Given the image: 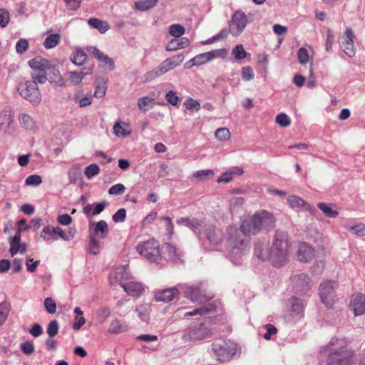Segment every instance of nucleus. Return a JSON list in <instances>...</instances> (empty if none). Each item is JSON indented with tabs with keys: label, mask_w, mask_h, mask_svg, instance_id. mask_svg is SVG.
<instances>
[{
	"label": "nucleus",
	"mask_w": 365,
	"mask_h": 365,
	"mask_svg": "<svg viewBox=\"0 0 365 365\" xmlns=\"http://www.w3.org/2000/svg\"><path fill=\"white\" fill-rule=\"evenodd\" d=\"M177 223L184 225L190 228L195 234L200 235L204 222L197 218L180 217L177 220Z\"/></svg>",
	"instance_id": "nucleus-21"
},
{
	"label": "nucleus",
	"mask_w": 365,
	"mask_h": 365,
	"mask_svg": "<svg viewBox=\"0 0 365 365\" xmlns=\"http://www.w3.org/2000/svg\"><path fill=\"white\" fill-rule=\"evenodd\" d=\"M108 231L107 222L105 220H100L96 224L93 232L90 235L98 239H104L108 235Z\"/></svg>",
	"instance_id": "nucleus-28"
},
{
	"label": "nucleus",
	"mask_w": 365,
	"mask_h": 365,
	"mask_svg": "<svg viewBox=\"0 0 365 365\" xmlns=\"http://www.w3.org/2000/svg\"><path fill=\"white\" fill-rule=\"evenodd\" d=\"M126 217V210L124 208L119 209L113 216L112 219L115 222H123Z\"/></svg>",
	"instance_id": "nucleus-63"
},
{
	"label": "nucleus",
	"mask_w": 365,
	"mask_h": 365,
	"mask_svg": "<svg viewBox=\"0 0 365 365\" xmlns=\"http://www.w3.org/2000/svg\"><path fill=\"white\" fill-rule=\"evenodd\" d=\"M98 239V238L95 237V236L90 235V252L93 255L98 254L101 249V243Z\"/></svg>",
	"instance_id": "nucleus-50"
},
{
	"label": "nucleus",
	"mask_w": 365,
	"mask_h": 365,
	"mask_svg": "<svg viewBox=\"0 0 365 365\" xmlns=\"http://www.w3.org/2000/svg\"><path fill=\"white\" fill-rule=\"evenodd\" d=\"M108 205V203L106 201L96 203L95 205L88 204L83 207V212L87 217L90 218L93 215H97L101 213Z\"/></svg>",
	"instance_id": "nucleus-24"
},
{
	"label": "nucleus",
	"mask_w": 365,
	"mask_h": 365,
	"mask_svg": "<svg viewBox=\"0 0 365 365\" xmlns=\"http://www.w3.org/2000/svg\"><path fill=\"white\" fill-rule=\"evenodd\" d=\"M304 304L302 301L298 298H292V309L297 315H301L303 312Z\"/></svg>",
	"instance_id": "nucleus-51"
},
{
	"label": "nucleus",
	"mask_w": 365,
	"mask_h": 365,
	"mask_svg": "<svg viewBox=\"0 0 365 365\" xmlns=\"http://www.w3.org/2000/svg\"><path fill=\"white\" fill-rule=\"evenodd\" d=\"M349 308L354 316H360L365 313V297L361 293L354 295L350 301Z\"/></svg>",
	"instance_id": "nucleus-15"
},
{
	"label": "nucleus",
	"mask_w": 365,
	"mask_h": 365,
	"mask_svg": "<svg viewBox=\"0 0 365 365\" xmlns=\"http://www.w3.org/2000/svg\"><path fill=\"white\" fill-rule=\"evenodd\" d=\"M296 292H304L310 288L311 279L306 274H299L292 279Z\"/></svg>",
	"instance_id": "nucleus-19"
},
{
	"label": "nucleus",
	"mask_w": 365,
	"mask_h": 365,
	"mask_svg": "<svg viewBox=\"0 0 365 365\" xmlns=\"http://www.w3.org/2000/svg\"><path fill=\"white\" fill-rule=\"evenodd\" d=\"M88 23L91 27L97 29L101 33H105L110 28L106 21L96 18H91Z\"/></svg>",
	"instance_id": "nucleus-32"
},
{
	"label": "nucleus",
	"mask_w": 365,
	"mask_h": 365,
	"mask_svg": "<svg viewBox=\"0 0 365 365\" xmlns=\"http://www.w3.org/2000/svg\"><path fill=\"white\" fill-rule=\"evenodd\" d=\"M229 202L230 209L231 212H233L244 204L245 200L242 197H232Z\"/></svg>",
	"instance_id": "nucleus-53"
},
{
	"label": "nucleus",
	"mask_w": 365,
	"mask_h": 365,
	"mask_svg": "<svg viewBox=\"0 0 365 365\" xmlns=\"http://www.w3.org/2000/svg\"><path fill=\"white\" fill-rule=\"evenodd\" d=\"M128 326L121 323L118 319H114L110 322L108 331L110 334H120L126 331Z\"/></svg>",
	"instance_id": "nucleus-31"
},
{
	"label": "nucleus",
	"mask_w": 365,
	"mask_h": 365,
	"mask_svg": "<svg viewBox=\"0 0 365 365\" xmlns=\"http://www.w3.org/2000/svg\"><path fill=\"white\" fill-rule=\"evenodd\" d=\"M21 351L27 355L32 354L34 352V344L32 341H26L21 344Z\"/></svg>",
	"instance_id": "nucleus-64"
},
{
	"label": "nucleus",
	"mask_w": 365,
	"mask_h": 365,
	"mask_svg": "<svg viewBox=\"0 0 365 365\" xmlns=\"http://www.w3.org/2000/svg\"><path fill=\"white\" fill-rule=\"evenodd\" d=\"M12 123L13 115L11 110L9 109L2 110L0 113V130L4 133L9 132Z\"/></svg>",
	"instance_id": "nucleus-26"
},
{
	"label": "nucleus",
	"mask_w": 365,
	"mask_h": 365,
	"mask_svg": "<svg viewBox=\"0 0 365 365\" xmlns=\"http://www.w3.org/2000/svg\"><path fill=\"white\" fill-rule=\"evenodd\" d=\"M19 119L20 124L26 129L31 130L34 128L35 122L30 115L23 113L19 115Z\"/></svg>",
	"instance_id": "nucleus-41"
},
{
	"label": "nucleus",
	"mask_w": 365,
	"mask_h": 365,
	"mask_svg": "<svg viewBox=\"0 0 365 365\" xmlns=\"http://www.w3.org/2000/svg\"><path fill=\"white\" fill-rule=\"evenodd\" d=\"M81 169L78 165L72 166L68 172L70 183H76L81 178Z\"/></svg>",
	"instance_id": "nucleus-40"
},
{
	"label": "nucleus",
	"mask_w": 365,
	"mask_h": 365,
	"mask_svg": "<svg viewBox=\"0 0 365 365\" xmlns=\"http://www.w3.org/2000/svg\"><path fill=\"white\" fill-rule=\"evenodd\" d=\"M180 287H172L155 292V299L157 302H169L177 298L180 293Z\"/></svg>",
	"instance_id": "nucleus-13"
},
{
	"label": "nucleus",
	"mask_w": 365,
	"mask_h": 365,
	"mask_svg": "<svg viewBox=\"0 0 365 365\" xmlns=\"http://www.w3.org/2000/svg\"><path fill=\"white\" fill-rule=\"evenodd\" d=\"M314 257V249L312 246L305 242H302L299 245L297 258L300 262H309Z\"/></svg>",
	"instance_id": "nucleus-17"
},
{
	"label": "nucleus",
	"mask_w": 365,
	"mask_h": 365,
	"mask_svg": "<svg viewBox=\"0 0 365 365\" xmlns=\"http://www.w3.org/2000/svg\"><path fill=\"white\" fill-rule=\"evenodd\" d=\"M44 307L49 314H54L56 311V302L51 297H47L45 299Z\"/></svg>",
	"instance_id": "nucleus-61"
},
{
	"label": "nucleus",
	"mask_w": 365,
	"mask_h": 365,
	"mask_svg": "<svg viewBox=\"0 0 365 365\" xmlns=\"http://www.w3.org/2000/svg\"><path fill=\"white\" fill-rule=\"evenodd\" d=\"M349 231L353 235L359 237H364L365 236V225L363 223H359L351 226L349 228Z\"/></svg>",
	"instance_id": "nucleus-54"
},
{
	"label": "nucleus",
	"mask_w": 365,
	"mask_h": 365,
	"mask_svg": "<svg viewBox=\"0 0 365 365\" xmlns=\"http://www.w3.org/2000/svg\"><path fill=\"white\" fill-rule=\"evenodd\" d=\"M345 38L341 43V48L344 52L349 57L354 56L356 50L354 44L355 35L351 29H346L345 32Z\"/></svg>",
	"instance_id": "nucleus-16"
},
{
	"label": "nucleus",
	"mask_w": 365,
	"mask_h": 365,
	"mask_svg": "<svg viewBox=\"0 0 365 365\" xmlns=\"http://www.w3.org/2000/svg\"><path fill=\"white\" fill-rule=\"evenodd\" d=\"M227 51L225 48L213 50L196 55L190 61V62H192L191 66H200L211 61L217 57H225Z\"/></svg>",
	"instance_id": "nucleus-12"
},
{
	"label": "nucleus",
	"mask_w": 365,
	"mask_h": 365,
	"mask_svg": "<svg viewBox=\"0 0 365 365\" xmlns=\"http://www.w3.org/2000/svg\"><path fill=\"white\" fill-rule=\"evenodd\" d=\"M58 322L56 320H53L47 327V334L51 338H53L58 334Z\"/></svg>",
	"instance_id": "nucleus-56"
},
{
	"label": "nucleus",
	"mask_w": 365,
	"mask_h": 365,
	"mask_svg": "<svg viewBox=\"0 0 365 365\" xmlns=\"http://www.w3.org/2000/svg\"><path fill=\"white\" fill-rule=\"evenodd\" d=\"M215 138L220 141H227L230 139L231 134L228 128H220L215 133Z\"/></svg>",
	"instance_id": "nucleus-45"
},
{
	"label": "nucleus",
	"mask_w": 365,
	"mask_h": 365,
	"mask_svg": "<svg viewBox=\"0 0 365 365\" xmlns=\"http://www.w3.org/2000/svg\"><path fill=\"white\" fill-rule=\"evenodd\" d=\"M215 309V306L213 304H208L207 305L202 306L200 308L195 309L192 312H187L185 313L184 317H192L195 315H205Z\"/></svg>",
	"instance_id": "nucleus-30"
},
{
	"label": "nucleus",
	"mask_w": 365,
	"mask_h": 365,
	"mask_svg": "<svg viewBox=\"0 0 365 365\" xmlns=\"http://www.w3.org/2000/svg\"><path fill=\"white\" fill-rule=\"evenodd\" d=\"M47 71L48 70L32 71L31 72V77L33 79L32 81H36V84L37 83H41V84L45 83L48 80Z\"/></svg>",
	"instance_id": "nucleus-44"
},
{
	"label": "nucleus",
	"mask_w": 365,
	"mask_h": 365,
	"mask_svg": "<svg viewBox=\"0 0 365 365\" xmlns=\"http://www.w3.org/2000/svg\"><path fill=\"white\" fill-rule=\"evenodd\" d=\"M317 207L322 211V212L329 217H336L339 212L333 210L329 205L324 202H319Z\"/></svg>",
	"instance_id": "nucleus-42"
},
{
	"label": "nucleus",
	"mask_w": 365,
	"mask_h": 365,
	"mask_svg": "<svg viewBox=\"0 0 365 365\" xmlns=\"http://www.w3.org/2000/svg\"><path fill=\"white\" fill-rule=\"evenodd\" d=\"M199 237H205L212 245H218L222 241V232L212 224H203Z\"/></svg>",
	"instance_id": "nucleus-11"
},
{
	"label": "nucleus",
	"mask_w": 365,
	"mask_h": 365,
	"mask_svg": "<svg viewBox=\"0 0 365 365\" xmlns=\"http://www.w3.org/2000/svg\"><path fill=\"white\" fill-rule=\"evenodd\" d=\"M124 291L132 297H139L144 292V287L140 282H128L126 283H120Z\"/></svg>",
	"instance_id": "nucleus-22"
},
{
	"label": "nucleus",
	"mask_w": 365,
	"mask_h": 365,
	"mask_svg": "<svg viewBox=\"0 0 365 365\" xmlns=\"http://www.w3.org/2000/svg\"><path fill=\"white\" fill-rule=\"evenodd\" d=\"M275 222L276 220L271 212L260 210L256 212L250 220H244L240 230L245 235H256L262 230L273 228Z\"/></svg>",
	"instance_id": "nucleus-3"
},
{
	"label": "nucleus",
	"mask_w": 365,
	"mask_h": 365,
	"mask_svg": "<svg viewBox=\"0 0 365 365\" xmlns=\"http://www.w3.org/2000/svg\"><path fill=\"white\" fill-rule=\"evenodd\" d=\"M17 90L21 97L34 104H38L41 101V95L36 81H22L19 84Z\"/></svg>",
	"instance_id": "nucleus-6"
},
{
	"label": "nucleus",
	"mask_w": 365,
	"mask_h": 365,
	"mask_svg": "<svg viewBox=\"0 0 365 365\" xmlns=\"http://www.w3.org/2000/svg\"><path fill=\"white\" fill-rule=\"evenodd\" d=\"M336 282L331 280H327L322 283L319 286V294L322 302L327 307H332L334 304V288Z\"/></svg>",
	"instance_id": "nucleus-8"
},
{
	"label": "nucleus",
	"mask_w": 365,
	"mask_h": 365,
	"mask_svg": "<svg viewBox=\"0 0 365 365\" xmlns=\"http://www.w3.org/2000/svg\"><path fill=\"white\" fill-rule=\"evenodd\" d=\"M153 101L154 99L152 98L143 97L138 99V106L141 110L146 112L148 110V106Z\"/></svg>",
	"instance_id": "nucleus-60"
},
{
	"label": "nucleus",
	"mask_w": 365,
	"mask_h": 365,
	"mask_svg": "<svg viewBox=\"0 0 365 365\" xmlns=\"http://www.w3.org/2000/svg\"><path fill=\"white\" fill-rule=\"evenodd\" d=\"M232 54L234 56L236 60H242L247 57L248 55L247 52L244 49L242 44L237 45L232 51Z\"/></svg>",
	"instance_id": "nucleus-46"
},
{
	"label": "nucleus",
	"mask_w": 365,
	"mask_h": 365,
	"mask_svg": "<svg viewBox=\"0 0 365 365\" xmlns=\"http://www.w3.org/2000/svg\"><path fill=\"white\" fill-rule=\"evenodd\" d=\"M61 36L58 34H51L46 38L43 46L46 48H52L56 46L60 42Z\"/></svg>",
	"instance_id": "nucleus-43"
},
{
	"label": "nucleus",
	"mask_w": 365,
	"mask_h": 365,
	"mask_svg": "<svg viewBox=\"0 0 365 365\" xmlns=\"http://www.w3.org/2000/svg\"><path fill=\"white\" fill-rule=\"evenodd\" d=\"M29 65L31 68L32 71H44L51 68L50 62L41 56H36L31 59L29 61Z\"/></svg>",
	"instance_id": "nucleus-25"
},
{
	"label": "nucleus",
	"mask_w": 365,
	"mask_h": 365,
	"mask_svg": "<svg viewBox=\"0 0 365 365\" xmlns=\"http://www.w3.org/2000/svg\"><path fill=\"white\" fill-rule=\"evenodd\" d=\"M290 247L287 232L277 230L270 250L264 249L260 244L255 247V255L262 260H269L274 267H282L288 262Z\"/></svg>",
	"instance_id": "nucleus-1"
},
{
	"label": "nucleus",
	"mask_w": 365,
	"mask_h": 365,
	"mask_svg": "<svg viewBox=\"0 0 365 365\" xmlns=\"http://www.w3.org/2000/svg\"><path fill=\"white\" fill-rule=\"evenodd\" d=\"M327 365H355L356 353L346 338H332L324 347Z\"/></svg>",
	"instance_id": "nucleus-2"
},
{
	"label": "nucleus",
	"mask_w": 365,
	"mask_h": 365,
	"mask_svg": "<svg viewBox=\"0 0 365 365\" xmlns=\"http://www.w3.org/2000/svg\"><path fill=\"white\" fill-rule=\"evenodd\" d=\"M166 252L168 254V258L175 262H178L180 261V257L182 256V253L180 250H179L176 247L172 245H168L165 247Z\"/></svg>",
	"instance_id": "nucleus-35"
},
{
	"label": "nucleus",
	"mask_w": 365,
	"mask_h": 365,
	"mask_svg": "<svg viewBox=\"0 0 365 365\" xmlns=\"http://www.w3.org/2000/svg\"><path fill=\"white\" fill-rule=\"evenodd\" d=\"M229 235L228 242L233 250H241L244 245L245 240L241 237V234L235 227H229L227 228Z\"/></svg>",
	"instance_id": "nucleus-18"
},
{
	"label": "nucleus",
	"mask_w": 365,
	"mask_h": 365,
	"mask_svg": "<svg viewBox=\"0 0 365 365\" xmlns=\"http://www.w3.org/2000/svg\"><path fill=\"white\" fill-rule=\"evenodd\" d=\"M11 310L10 304L4 301L0 303V327H2L8 319Z\"/></svg>",
	"instance_id": "nucleus-36"
},
{
	"label": "nucleus",
	"mask_w": 365,
	"mask_h": 365,
	"mask_svg": "<svg viewBox=\"0 0 365 365\" xmlns=\"http://www.w3.org/2000/svg\"><path fill=\"white\" fill-rule=\"evenodd\" d=\"M158 0H138L135 3V7L139 11H146L156 6Z\"/></svg>",
	"instance_id": "nucleus-38"
},
{
	"label": "nucleus",
	"mask_w": 365,
	"mask_h": 365,
	"mask_svg": "<svg viewBox=\"0 0 365 365\" xmlns=\"http://www.w3.org/2000/svg\"><path fill=\"white\" fill-rule=\"evenodd\" d=\"M287 202L292 208H301L305 211L309 212L312 215H314L316 213V209L314 207V206L305 202L302 198L297 195H289L287 197Z\"/></svg>",
	"instance_id": "nucleus-14"
},
{
	"label": "nucleus",
	"mask_w": 365,
	"mask_h": 365,
	"mask_svg": "<svg viewBox=\"0 0 365 365\" xmlns=\"http://www.w3.org/2000/svg\"><path fill=\"white\" fill-rule=\"evenodd\" d=\"M42 182V179L38 175H31L25 180L26 185L38 186Z\"/></svg>",
	"instance_id": "nucleus-59"
},
{
	"label": "nucleus",
	"mask_w": 365,
	"mask_h": 365,
	"mask_svg": "<svg viewBox=\"0 0 365 365\" xmlns=\"http://www.w3.org/2000/svg\"><path fill=\"white\" fill-rule=\"evenodd\" d=\"M184 61V56L178 54L163 61L158 66L147 72L142 78L143 82L150 81L180 66Z\"/></svg>",
	"instance_id": "nucleus-4"
},
{
	"label": "nucleus",
	"mask_w": 365,
	"mask_h": 365,
	"mask_svg": "<svg viewBox=\"0 0 365 365\" xmlns=\"http://www.w3.org/2000/svg\"><path fill=\"white\" fill-rule=\"evenodd\" d=\"M185 106L187 110H196L198 111L200 110V103L192 98H187L185 102Z\"/></svg>",
	"instance_id": "nucleus-57"
},
{
	"label": "nucleus",
	"mask_w": 365,
	"mask_h": 365,
	"mask_svg": "<svg viewBox=\"0 0 365 365\" xmlns=\"http://www.w3.org/2000/svg\"><path fill=\"white\" fill-rule=\"evenodd\" d=\"M87 55L82 50H77L71 56V61L76 65L82 66L86 61Z\"/></svg>",
	"instance_id": "nucleus-39"
},
{
	"label": "nucleus",
	"mask_w": 365,
	"mask_h": 365,
	"mask_svg": "<svg viewBox=\"0 0 365 365\" xmlns=\"http://www.w3.org/2000/svg\"><path fill=\"white\" fill-rule=\"evenodd\" d=\"M123 124L125 127L120 122L115 123L113 126V133L117 137L126 138L131 134V130L126 128L128 127V125L126 123Z\"/></svg>",
	"instance_id": "nucleus-33"
},
{
	"label": "nucleus",
	"mask_w": 365,
	"mask_h": 365,
	"mask_svg": "<svg viewBox=\"0 0 365 365\" xmlns=\"http://www.w3.org/2000/svg\"><path fill=\"white\" fill-rule=\"evenodd\" d=\"M97 319L99 323L105 322L110 315V310L108 307H101L96 312Z\"/></svg>",
	"instance_id": "nucleus-48"
},
{
	"label": "nucleus",
	"mask_w": 365,
	"mask_h": 365,
	"mask_svg": "<svg viewBox=\"0 0 365 365\" xmlns=\"http://www.w3.org/2000/svg\"><path fill=\"white\" fill-rule=\"evenodd\" d=\"M138 253L151 262H158L161 259L159 243L153 238L143 242L136 246Z\"/></svg>",
	"instance_id": "nucleus-5"
},
{
	"label": "nucleus",
	"mask_w": 365,
	"mask_h": 365,
	"mask_svg": "<svg viewBox=\"0 0 365 365\" xmlns=\"http://www.w3.org/2000/svg\"><path fill=\"white\" fill-rule=\"evenodd\" d=\"M235 344L230 341L212 344V351L217 360L222 362L230 360L235 353Z\"/></svg>",
	"instance_id": "nucleus-7"
},
{
	"label": "nucleus",
	"mask_w": 365,
	"mask_h": 365,
	"mask_svg": "<svg viewBox=\"0 0 365 365\" xmlns=\"http://www.w3.org/2000/svg\"><path fill=\"white\" fill-rule=\"evenodd\" d=\"M57 235L65 241H70L73 240L76 234V230L75 228L70 227L67 230L64 231L61 227H57L56 230Z\"/></svg>",
	"instance_id": "nucleus-37"
},
{
	"label": "nucleus",
	"mask_w": 365,
	"mask_h": 365,
	"mask_svg": "<svg viewBox=\"0 0 365 365\" xmlns=\"http://www.w3.org/2000/svg\"><path fill=\"white\" fill-rule=\"evenodd\" d=\"M190 44V40L186 37H181L180 38H174L169 41L165 47L166 51H173L178 49L185 48Z\"/></svg>",
	"instance_id": "nucleus-27"
},
{
	"label": "nucleus",
	"mask_w": 365,
	"mask_h": 365,
	"mask_svg": "<svg viewBox=\"0 0 365 365\" xmlns=\"http://www.w3.org/2000/svg\"><path fill=\"white\" fill-rule=\"evenodd\" d=\"M100 172V168L96 164H91L85 169L84 173L86 176L91 179V178L97 175Z\"/></svg>",
	"instance_id": "nucleus-52"
},
{
	"label": "nucleus",
	"mask_w": 365,
	"mask_h": 365,
	"mask_svg": "<svg viewBox=\"0 0 365 365\" xmlns=\"http://www.w3.org/2000/svg\"><path fill=\"white\" fill-rule=\"evenodd\" d=\"M207 333L205 329L202 327H195L187 329L182 336V339L185 341H190L202 340L205 339Z\"/></svg>",
	"instance_id": "nucleus-20"
},
{
	"label": "nucleus",
	"mask_w": 365,
	"mask_h": 365,
	"mask_svg": "<svg viewBox=\"0 0 365 365\" xmlns=\"http://www.w3.org/2000/svg\"><path fill=\"white\" fill-rule=\"evenodd\" d=\"M275 122L283 128L288 127L291 124L290 118L284 113H279L275 118Z\"/></svg>",
	"instance_id": "nucleus-49"
},
{
	"label": "nucleus",
	"mask_w": 365,
	"mask_h": 365,
	"mask_svg": "<svg viewBox=\"0 0 365 365\" xmlns=\"http://www.w3.org/2000/svg\"><path fill=\"white\" fill-rule=\"evenodd\" d=\"M297 58L299 62L305 65L309 61V55L308 53V51L305 48H300L297 51Z\"/></svg>",
	"instance_id": "nucleus-55"
},
{
	"label": "nucleus",
	"mask_w": 365,
	"mask_h": 365,
	"mask_svg": "<svg viewBox=\"0 0 365 365\" xmlns=\"http://www.w3.org/2000/svg\"><path fill=\"white\" fill-rule=\"evenodd\" d=\"M179 287L185 292V297L190 299L192 302H203L212 299V297H207L204 294L202 289L199 285H181Z\"/></svg>",
	"instance_id": "nucleus-10"
},
{
	"label": "nucleus",
	"mask_w": 365,
	"mask_h": 365,
	"mask_svg": "<svg viewBox=\"0 0 365 365\" xmlns=\"http://www.w3.org/2000/svg\"><path fill=\"white\" fill-rule=\"evenodd\" d=\"M185 32V28L180 24H173L169 28L170 34L175 38L181 37Z\"/></svg>",
	"instance_id": "nucleus-47"
},
{
	"label": "nucleus",
	"mask_w": 365,
	"mask_h": 365,
	"mask_svg": "<svg viewBox=\"0 0 365 365\" xmlns=\"http://www.w3.org/2000/svg\"><path fill=\"white\" fill-rule=\"evenodd\" d=\"M214 173L212 170H201L192 173V178H197L200 180H204L209 175L212 176Z\"/></svg>",
	"instance_id": "nucleus-58"
},
{
	"label": "nucleus",
	"mask_w": 365,
	"mask_h": 365,
	"mask_svg": "<svg viewBox=\"0 0 365 365\" xmlns=\"http://www.w3.org/2000/svg\"><path fill=\"white\" fill-rule=\"evenodd\" d=\"M57 230V227H52L50 225H47L43 227L40 237L42 238L45 241H49L52 239L56 240V235H57V233L56 232V230Z\"/></svg>",
	"instance_id": "nucleus-34"
},
{
	"label": "nucleus",
	"mask_w": 365,
	"mask_h": 365,
	"mask_svg": "<svg viewBox=\"0 0 365 365\" xmlns=\"http://www.w3.org/2000/svg\"><path fill=\"white\" fill-rule=\"evenodd\" d=\"M87 51L93 56L94 58L108 65L111 70L115 68V64L112 58L104 54L101 51L95 46H89L87 48Z\"/></svg>",
	"instance_id": "nucleus-23"
},
{
	"label": "nucleus",
	"mask_w": 365,
	"mask_h": 365,
	"mask_svg": "<svg viewBox=\"0 0 365 365\" xmlns=\"http://www.w3.org/2000/svg\"><path fill=\"white\" fill-rule=\"evenodd\" d=\"M86 73L82 71L76 72V71H69L65 74V82L64 85H78L83 77L85 76Z\"/></svg>",
	"instance_id": "nucleus-29"
},
{
	"label": "nucleus",
	"mask_w": 365,
	"mask_h": 365,
	"mask_svg": "<svg viewBox=\"0 0 365 365\" xmlns=\"http://www.w3.org/2000/svg\"><path fill=\"white\" fill-rule=\"evenodd\" d=\"M166 101L171 105L176 106L178 105L179 98L176 93L173 91H170L165 94Z\"/></svg>",
	"instance_id": "nucleus-62"
},
{
	"label": "nucleus",
	"mask_w": 365,
	"mask_h": 365,
	"mask_svg": "<svg viewBox=\"0 0 365 365\" xmlns=\"http://www.w3.org/2000/svg\"><path fill=\"white\" fill-rule=\"evenodd\" d=\"M247 24V18L242 11H237L234 13L229 22V30L232 36H239Z\"/></svg>",
	"instance_id": "nucleus-9"
}]
</instances>
